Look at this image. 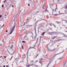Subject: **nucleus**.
Wrapping results in <instances>:
<instances>
[{"instance_id": "nucleus-1", "label": "nucleus", "mask_w": 67, "mask_h": 67, "mask_svg": "<svg viewBox=\"0 0 67 67\" xmlns=\"http://www.w3.org/2000/svg\"><path fill=\"white\" fill-rule=\"evenodd\" d=\"M13 25L12 26V27H13V28L12 30L11 31L10 33V34H11L12 33V32L14 30V28H15V23H14V24L13 23Z\"/></svg>"}, {"instance_id": "nucleus-2", "label": "nucleus", "mask_w": 67, "mask_h": 67, "mask_svg": "<svg viewBox=\"0 0 67 67\" xmlns=\"http://www.w3.org/2000/svg\"><path fill=\"white\" fill-rule=\"evenodd\" d=\"M36 26H37V23H36L34 25V30L36 32Z\"/></svg>"}, {"instance_id": "nucleus-3", "label": "nucleus", "mask_w": 67, "mask_h": 67, "mask_svg": "<svg viewBox=\"0 0 67 67\" xmlns=\"http://www.w3.org/2000/svg\"><path fill=\"white\" fill-rule=\"evenodd\" d=\"M63 52H60V53H57V54H55L54 56L52 57V58H54V57H55V56H56V55H58L59 54H61V53H63Z\"/></svg>"}, {"instance_id": "nucleus-4", "label": "nucleus", "mask_w": 67, "mask_h": 67, "mask_svg": "<svg viewBox=\"0 0 67 67\" xmlns=\"http://www.w3.org/2000/svg\"><path fill=\"white\" fill-rule=\"evenodd\" d=\"M49 34H50V35H53V34H54L55 33V32H50L49 33Z\"/></svg>"}, {"instance_id": "nucleus-5", "label": "nucleus", "mask_w": 67, "mask_h": 67, "mask_svg": "<svg viewBox=\"0 0 67 67\" xmlns=\"http://www.w3.org/2000/svg\"><path fill=\"white\" fill-rule=\"evenodd\" d=\"M32 26V25H27L25 27L26 28H28V27H30V26Z\"/></svg>"}, {"instance_id": "nucleus-6", "label": "nucleus", "mask_w": 67, "mask_h": 67, "mask_svg": "<svg viewBox=\"0 0 67 67\" xmlns=\"http://www.w3.org/2000/svg\"><path fill=\"white\" fill-rule=\"evenodd\" d=\"M51 62H52V60H51L49 62L48 64H47V67H48V66L49 65V64H50V63Z\"/></svg>"}, {"instance_id": "nucleus-7", "label": "nucleus", "mask_w": 67, "mask_h": 67, "mask_svg": "<svg viewBox=\"0 0 67 67\" xmlns=\"http://www.w3.org/2000/svg\"><path fill=\"white\" fill-rule=\"evenodd\" d=\"M14 53V52L13 51H12L10 52V54L11 55H13V54Z\"/></svg>"}, {"instance_id": "nucleus-8", "label": "nucleus", "mask_w": 67, "mask_h": 67, "mask_svg": "<svg viewBox=\"0 0 67 67\" xmlns=\"http://www.w3.org/2000/svg\"><path fill=\"white\" fill-rule=\"evenodd\" d=\"M24 38L25 40H26V39H27V36H25L24 37Z\"/></svg>"}, {"instance_id": "nucleus-9", "label": "nucleus", "mask_w": 67, "mask_h": 67, "mask_svg": "<svg viewBox=\"0 0 67 67\" xmlns=\"http://www.w3.org/2000/svg\"><path fill=\"white\" fill-rule=\"evenodd\" d=\"M55 50V49H50V52H53V51H54Z\"/></svg>"}, {"instance_id": "nucleus-10", "label": "nucleus", "mask_w": 67, "mask_h": 67, "mask_svg": "<svg viewBox=\"0 0 67 67\" xmlns=\"http://www.w3.org/2000/svg\"><path fill=\"white\" fill-rule=\"evenodd\" d=\"M32 39H33V37L31 36L29 38L30 40H32Z\"/></svg>"}, {"instance_id": "nucleus-11", "label": "nucleus", "mask_w": 67, "mask_h": 67, "mask_svg": "<svg viewBox=\"0 0 67 67\" xmlns=\"http://www.w3.org/2000/svg\"><path fill=\"white\" fill-rule=\"evenodd\" d=\"M64 8H65V9H66V10L67 11V4L65 6Z\"/></svg>"}, {"instance_id": "nucleus-12", "label": "nucleus", "mask_w": 67, "mask_h": 67, "mask_svg": "<svg viewBox=\"0 0 67 67\" xmlns=\"http://www.w3.org/2000/svg\"><path fill=\"white\" fill-rule=\"evenodd\" d=\"M57 37V36H54V37H52V40H54L55 38H56V37Z\"/></svg>"}, {"instance_id": "nucleus-13", "label": "nucleus", "mask_w": 67, "mask_h": 67, "mask_svg": "<svg viewBox=\"0 0 67 67\" xmlns=\"http://www.w3.org/2000/svg\"><path fill=\"white\" fill-rule=\"evenodd\" d=\"M47 11V12H48V10H47V8H46L44 10V12H46Z\"/></svg>"}, {"instance_id": "nucleus-14", "label": "nucleus", "mask_w": 67, "mask_h": 67, "mask_svg": "<svg viewBox=\"0 0 67 67\" xmlns=\"http://www.w3.org/2000/svg\"><path fill=\"white\" fill-rule=\"evenodd\" d=\"M43 58H41L40 59H39V60H42V59H43Z\"/></svg>"}, {"instance_id": "nucleus-15", "label": "nucleus", "mask_w": 67, "mask_h": 67, "mask_svg": "<svg viewBox=\"0 0 67 67\" xmlns=\"http://www.w3.org/2000/svg\"><path fill=\"white\" fill-rule=\"evenodd\" d=\"M42 9H44V5H42Z\"/></svg>"}, {"instance_id": "nucleus-16", "label": "nucleus", "mask_w": 67, "mask_h": 67, "mask_svg": "<svg viewBox=\"0 0 67 67\" xmlns=\"http://www.w3.org/2000/svg\"><path fill=\"white\" fill-rule=\"evenodd\" d=\"M53 24V25L55 27H56V26H55V25L54 24Z\"/></svg>"}, {"instance_id": "nucleus-17", "label": "nucleus", "mask_w": 67, "mask_h": 67, "mask_svg": "<svg viewBox=\"0 0 67 67\" xmlns=\"http://www.w3.org/2000/svg\"><path fill=\"white\" fill-rule=\"evenodd\" d=\"M30 34H31V36L32 35H33V33L32 32H30Z\"/></svg>"}, {"instance_id": "nucleus-18", "label": "nucleus", "mask_w": 67, "mask_h": 67, "mask_svg": "<svg viewBox=\"0 0 67 67\" xmlns=\"http://www.w3.org/2000/svg\"><path fill=\"white\" fill-rule=\"evenodd\" d=\"M60 41V39H59L58 40H57L56 41H57L58 42H59V41Z\"/></svg>"}, {"instance_id": "nucleus-19", "label": "nucleus", "mask_w": 67, "mask_h": 67, "mask_svg": "<svg viewBox=\"0 0 67 67\" xmlns=\"http://www.w3.org/2000/svg\"><path fill=\"white\" fill-rule=\"evenodd\" d=\"M29 53V51H27V53H26V54H27V55H28V54Z\"/></svg>"}, {"instance_id": "nucleus-20", "label": "nucleus", "mask_w": 67, "mask_h": 67, "mask_svg": "<svg viewBox=\"0 0 67 67\" xmlns=\"http://www.w3.org/2000/svg\"><path fill=\"white\" fill-rule=\"evenodd\" d=\"M21 48H22V49H24V47H23V46L22 45V46Z\"/></svg>"}, {"instance_id": "nucleus-21", "label": "nucleus", "mask_w": 67, "mask_h": 67, "mask_svg": "<svg viewBox=\"0 0 67 67\" xmlns=\"http://www.w3.org/2000/svg\"><path fill=\"white\" fill-rule=\"evenodd\" d=\"M35 66L36 67H38V65H35Z\"/></svg>"}, {"instance_id": "nucleus-22", "label": "nucleus", "mask_w": 67, "mask_h": 67, "mask_svg": "<svg viewBox=\"0 0 67 67\" xmlns=\"http://www.w3.org/2000/svg\"><path fill=\"white\" fill-rule=\"evenodd\" d=\"M30 66H31L30 64H28L27 66V67H29Z\"/></svg>"}, {"instance_id": "nucleus-23", "label": "nucleus", "mask_w": 67, "mask_h": 67, "mask_svg": "<svg viewBox=\"0 0 67 67\" xmlns=\"http://www.w3.org/2000/svg\"><path fill=\"white\" fill-rule=\"evenodd\" d=\"M57 23H61L59 21H59H56Z\"/></svg>"}, {"instance_id": "nucleus-24", "label": "nucleus", "mask_w": 67, "mask_h": 67, "mask_svg": "<svg viewBox=\"0 0 67 67\" xmlns=\"http://www.w3.org/2000/svg\"><path fill=\"white\" fill-rule=\"evenodd\" d=\"M38 54H37L36 55L35 57L36 58V57H37L38 56Z\"/></svg>"}, {"instance_id": "nucleus-25", "label": "nucleus", "mask_w": 67, "mask_h": 67, "mask_svg": "<svg viewBox=\"0 0 67 67\" xmlns=\"http://www.w3.org/2000/svg\"><path fill=\"white\" fill-rule=\"evenodd\" d=\"M57 15H58V14H55L54 15V16H57Z\"/></svg>"}, {"instance_id": "nucleus-26", "label": "nucleus", "mask_w": 67, "mask_h": 67, "mask_svg": "<svg viewBox=\"0 0 67 67\" xmlns=\"http://www.w3.org/2000/svg\"><path fill=\"white\" fill-rule=\"evenodd\" d=\"M22 43H26V42L25 41H22Z\"/></svg>"}, {"instance_id": "nucleus-27", "label": "nucleus", "mask_w": 67, "mask_h": 67, "mask_svg": "<svg viewBox=\"0 0 67 67\" xmlns=\"http://www.w3.org/2000/svg\"><path fill=\"white\" fill-rule=\"evenodd\" d=\"M30 66H33V65H34V64H30Z\"/></svg>"}, {"instance_id": "nucleus-28", "label": "nucleus", "mask_w": 67, "mask_h": 67, "mask_svg": "<svg viewBox=\"0 0 67 67\" xmlns=\"http://www.w3.org/2000/svg\"><path fill=\"white\" fill-rule=\"evenodd\" d=\"M45 32H43L42 34V35L43 36L44 35V34H45Z\"/></svg>"}, {"instance_id": "nucleus-29", "label": "nucleus", "mask_w": 67, "mask_h": 67, "mask_svg": "<svg viewBox=\"0 0 67 67\" xmlns=\"http://www.w3.org/2000/svg\"><path fill=\"white\" fill-rule=\"evenodd\" d=\"M21 32V30H19V34Z\"/></svg>"}, {"instance_id": "nucleus-30", "label": "nucleus", "mask_w": 67, "mask_h": 67, "mask_svg": "<svg viewBox=\"0 0 67 67\" xmlns=\"http://www.w3.org/2000/svg\"><path fill=\"white\" fill-rule=\"evenodd\" d=\"M33 62H34V61H33V60H31V63H33Z\"/></svg>"}, {"instance_id": "nucleus-31", "label": "nucleus", "mask_w": 67, "mask_h": 67, "mask_svg": "<svg viewBox=\"0 0 67 67\" xmlns=\"http://www.w3.org/2000/svg\"><path fill=\"white\" fill-rule=\"evenodd\" d=\"M40 51H41V49H38V51L39 52H40Z\"/></svg>"}, {"instance_id": "nucleus-32", "label": "nucleus", "mask_w": 67, "mask_h": 67, "mask_svg": "<svg viewBox=\"0 0 67 67\" xmlns=\"http://www.w3.org/2000/svg\"><path fill=\"white\" fill-rule=\"evenodd\" d=\"M58 1H59V0H58V1L57 2V3L59 4V2H58Z\"/></svg>"}, {"instance_id": "nucleus-33", "label": "nucleus", "mask_w": 67, "mask_h": 67, "mask_svg": "<svg viewBox=\"0 0 67 67\" xmlns=\"http://www.w3.org/2000/svg\"><path fill=\"white\" fill-rule=\"evenodd\" d=\"M38 62V61L37 60H36V61H35V63H36V62Z\"/></svg>"}, {"instance_id": "nucleus-34", "label": "nucleus", "mask_w": 67, "mask_h": 67, "mask_svg": "<svg viewBox=\"0 0 67 67\" xmlns=\"http://www.w3.org/2000/svg\"><path fill=\"white\" fill-rule=\"evenodd\" d=\"M10 43V44H13V42H11Z\"/></svg>"}, {"instance_id": "nucleus-35", "label": "nucleus", "mask_w": 67, "mask_h": 67, "mask_svg": "<svg viewBox=\"0 0 67 67\" xmlns=\"http://www.w3.org/2000/svg\"><path fill=\"white\" fill-rule=\"evenodd\" d=\"M39 63H40V64H42V62H40L39 61Z\"/></svg>"}, {"instance_id": "nucleus-36", "label": "nucleus", "mask_w": 67, "mask_h": 67, "mask_svg": "<svg viewBox=\"0 0 67 67\" xmlns=\"http://www.w3.org/2000/svg\"><path fill=\"white\" fill-rule=\"evenodd\" d=\"M52 10L53 11H53H54V9H52Z\"/></svg>"}, {"instance_id": "nucleus-37", "label": "nucleus", "mask_w": 67, "mask_h": 67, "mask_svg": "<svg viewBox=\"0 0 67 67\" xmlns=\"http://www.w3.org/2000/svg\"><path fill=\"white\" fill-rule=\"evenodd\" d=\"M62 57L60 58H59V59H59H59H62Z\"/></svg>"}, {"instance_id": "nucleus-38", "label": "nucleus", "mask_w": 67, "mask_h": 67, "mask_svg": "<svg viewBox=\"0 0 67 67\" xmlns=\"http://www.w3.org/2000/svg\"><path fill=\"white\" fill-rule=\"evenodd\" d=\"M6 66L7 67H9V66L8 65H6Z\"/></svg>"}, {"instance_id": "nucleus-39", "label": "nucleus", "mask_w": 67, "mask_h": 67, "mask_svg": "<svg viewBox=\"0 0 67 67\" xmlns=\"http://www.w3.org/2000/svg\"><path fill=\"white\" fill-rule=\"evenodd\" d=\"M57 41V40H56L55 41V42H58V41Z\"/></svg>"}, {"instance_id": "nucleus-40", "label": "nucleus", "mask_w": 67, "mask_h": 67, "mask_svg": "<svg viewBox=\"0 0 67 67\" xmlns=\"http://www.w3.org/2000/svg\"><path fill=\"white\" fill-rule=\"evenodd\" d=\"M54 11H56V9H55L54 10Z\"/></svg>"}, {"instance_id": "nucleus-41", "label": "nucleus", "mask_w": 67, "mask_h": 67, "mask_svg": "<svg viewBox=\"0 0 67 67\" xmlns=\"http://www.w3.org/2000/svg\"><path fill=\"white\" fill-rule=\"evenodd\" d=\"M35 47V45H34V48Z\"/></svg>"}, {"instance_id": "nucleus-42", "label": "nucleus", "mask_w": 67, "mask_h": 67, "mask_svg": "<svg viewBox=\"0 0 67 67\" xmlns=\"http://www.w3.org/2000/svg\"><path fill=\"white\" fill-rule=\"evenodd\" d=\"M30 48H29V49H28V51H29V49H30Z\"/></svg>"}, {"instance_id": "nucleus-43", "label": "nucleus", "mask_w": 67, "mask_h": 67, "mask_svg": "<svg viewBox=\"0 0 67 67\" xmlns=\"http://www.w3.org/2000/svg\"><path fill=\"white\" fill-rule=\"evenodd\" d=\"M3 7H4L3 4L2 5V8H3Z\"/></svg>"}, {"instance_id": "nucleus-44", "label": "nucleus", "mask_w": 67, "mask_h": 67, "mask_svg": "<svg viewBox=\"0 0 67 67\" xmlns=\"http://www.w3.org/2000/svg\"><path fill=\"white\" fill-rule=\"evenodd\" d=\"M4 58H6V57H6V56H4Z\"/></svg>"}, {"instance_id": "nucleus-45", "label": "nucleus", "mask_w": 67, "mask_h": 67, "mask_svg": "<svg viewBox=\"0 0 67 67\" xmlns=\"http://www.w3.org/2000/svg\"><path fill=\"white\" fill-rule=\"evenodd\" d=\"M2 17V15H0V18H1Z\"/></svg>"}, {"instance_id": "nucleus-46", "label": "nucleus", "mask_w": 67, "mask_h": 67, "mask_svg": "<svg viewBox=\"0 0 67 67\" xmlns=\"http://www.w3.org/2000/svg\"><path fill=\"white\" fill-rule=\"evenodd\" d=\"M4 15L5 16H6V17H7V15L5 14V15Z\"/></svg>"}, {"instance_id": "nucleus-47", "label": "nucleus", "mask_w": 67, "mask_h": 67, "mask_svg": "<svg viewBox=\"0 0 67 67\" xmlns=\"http://www.w3.org/2000/svg\"><path fill=\"white\" fill-rule=\"evenodd\" d=\"M31 48H34V47H31Z\"/></svg>"}, {"instance_id": "nucleus-48", "label": "nucleus", "mask_w": 67, "mask_h": 67, "mask_svg": "<svg viewBox=\"0 0 67 67\" xmlns=\"http://www.w3.org/2000/svg\"><path fill=\"white\" fill-rule=\"evenodd\" d=\"M40 38L41 39V38H42V36H40Z\"/></svg>"}, {"instance_id": "nucleus-49", "label": "nucleus", "mask_w": 67, "mask_h": 67, "mask_svg": "<svg viewBox=\"0 0 67 67\" xmlns=\"http://www.w3.org/2000/svg\"><path fill=\"white\" fill-rule=\"evenodd\" d=\"M66 63H64V64L65 65H66Z\"/></svg>"}, {"instance_id": "nucleus-50", "label": "nucleus", "mask_w": 67, "mask_h": 67, "mask_svg": "<svg viewBox=\"0 0 67 67\" xmlns=\"http://www.w3.org/2000/svg\"><path fill=\"white\" fill-rule=\"evenodd\" d=\"M43 57H45V58H46V57H45V56H44V55L43 56Z\"/></svg>"}, {"instance_id": "nucleus-51", "label": "nucleus", "mask_w": 67, "mask_h": 67, "mask_svg": "<svg viewBox=\"0 0 67 67\" xmlns=\"http://www.w3.org/2000/svg\"><path fill=\"white\" fill-rule=\"evenodd\" d=\"M2 19L3 20H4V18H2Z\"/></svg>"}, {"instance_id": "nucleus-52", "label": "nucleus", "mask_w": 67, "mask_h": 67, "mask_svg": "<svg viewBox=\"0 0 67 67\" xmlns=\"http://www.w3.org/2000/svg\"><path fill=\"white\" fill-rule=\"evenodd\" d=\"M28 6H30V4H29V3H28Z\"/></svg>"}, {"instance_id": "nucleus-53", "label": "nucleus", "mask_w": 67, "mask_h": 67, "mask_svg": "<svg viewBox=\"0 0 67 67\" xmlns=\"http://www.w3.org/2000/svg\"><path fill=\"white\" fill-rule=\"evenodd\" d=\"M41 39L40 38V41H41Z\"/></svg>"}, {"instance_id": "nucleus-54", "label": "nucleus", "mask_w": 67, "mask_h": 67, "mask_svg": "<svg viewBox=\"0 0 67 67\" xmlns=\"http://www.w3.org/2000/svg\"><path fill=\"white\" fill-rule=\"evenodd\" d=\"M4 24L3 25V26H2V27H3V26H4Z\"/></svg>"}, {"instance_id": "nucleus-55", "label": "nucleus", "mask_w": 67, "mask_h": 67, "mask_svg": "<svg viewBox=\"0 0 67 67\" xmlns=\"http://www.w3.org/2000/svg\"><path fill=\"white\" fill-rule=\"evenodd\" d=\"M63 14V13H60V14Z\"/></svg>"}, {"instance_id": "nucleus-56", "label": "nucleus", "mask_w": 67, "mask_h": 67, "mask_svg": "<svg viewBox=\"0 0 67 67\" xmlns=\"http://www.w3.org/2000/svg\"><path fill=\"white\" fill-rule=\"evenodd\" d=\"M12 7H14V5H12Z\"/></svg>"}, {"instance_id": "nucleus-57", "label": "nucleus", "mask_w": 67, "mask_h": 67, "mask_svg": "<svg viewBox=\"0 0 67 67\" xmlns=\"http://www.w3.org/2000/svg\"><path fill=\"white\" fill-rule=\"evenodd\" d=\"M62 21H66V20H62Z\"/></svg>"}, {"instance_id": "nucleus-58", "label": "nucleus", "mask_w": 67, "mask_h": 67, "mask_svg": "<svg viewBox=\"0 0 67 67\" xmlns=\"http://www.w3.org/2000/svg\"><path fill=\"white\" fill-rule=\"evenodd\" d=\"M55 9H57V7H56Z\"/></svg>"}, {"instance_id": "nucleus-59", "label": "nucleus", "mask_w": 67, "mask_h": 67, "mask_svg": "<svg viewBox=\"0 0 67 67\" xmlns=\"http://www.w3.org/2000/svg\"><path fill=\"white\" fill-rule=\"evenodd\" d=\"M3 2H4V3H5V1H4Z\"/></svg>"}, {"instance_id": "nucleus-60", "label": "nucleus", "mask_w": 67, "mask_h": 67, "mask_svg": "<svg viewBox=\"0 0 67 67\" xmlns=\"http://www.w3.org/2000/svg\"><path fill=\"white\" fill-rule=\"evenodd\" d=\"M6 32H8V31L6 30Z\"/></svg>"}, {"instance_id": "nucleus-61", "label": "nucleus", "mask_w": 67, "mask_h": 67, "mask_svg": "<svg viewBox=\"0 0 67 67\" xmlns=\"http://www.w3.org/2000/svg\"><path fill=\"white\" fill-rule=\"evenodd\" d=\"M25 23H24V25H25Z\"/></svg>"}, {"instance_id": "nucleus-62", "label": "nucleus", "mask_w": 67, "mask_h": 67, "mask_svg": "<svg viewBox=\"0 0 67 67\" xmlns=\"http://www.w3.org/2000/svg\"><path fill=\"white\" fill-rule=\"evenodd\" d=\"M50 25H51V26H52V24H49Z\"/></svg>"}, {"instance_id": "nucleus-63", "label": "nucleus", "mask_w": 67, "mask_h": 67, "mask_svg": "<svg viewBox=\"0 0 67 67\" xmlns=\"http://www.w3.org/2000/svg\"><path fill=\"white\" fill-rule=\"evenodd\" d=\"M24 25H21V26H23Z\"/></svg>"}, {"instance_id": "nucleus-64", "label": "nucleus", "mask_w": 67, "mask_h": 67, "mask_svg": "<svg viewBox=\"0 0 67 67\" xmlns=\"http://www.w3.org/2000/svg\"><path fill=\"white\" fill-rule=\"evenodd\" d=\"M3 67H5V65H4L3 66Z\"/></svg>"}]
</instances>
